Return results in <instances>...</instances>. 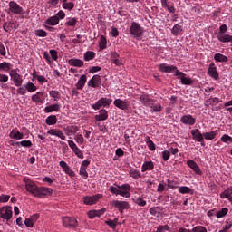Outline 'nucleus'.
<instances>
[{"label":"nucleus","mask_w":232,"mask_h":232,"mask_svg":"<svg viewBox=\"0 0 232 232\" xmlns=\"http://www.w3.org/2000/svg\"><path fill=\"white\" fill-rule=\"evenodd\" d=\"M25 182V189L34 197L37 198H44V197H50L53 193V189L46 187H38L34 181H30L26 178H24Z\"/></svg>","instance_id":"1"},{"label":"nucleus","mask_w":232,"mask_h":232,"mask_svg":"<svg viewBox=\"0 0 232 232\" xmlns=\"http://www.w3.org/2000/svg\"><path fill=\"white\" fill-rule=\"evenodd\" d=\"M109 189L112 195H120V197H124L125 198L131 197V186L128 183L117 187L111 186Z\"/></svg>","instance_id":"2"},{"label":"nucleus","mask_w":232,"mask_h":232,"mask_svg":"<svg viewBox=\"0 0 232 232\" xmlns=\"http://www.w3.org/2000/svg\"><path fill=\"white\" fill-rule=\"evenodd\" d=\"M130 32L134 39L140 40L142 39V35H144V27L140 26V23L132 22Z\"/></svg>","instance_id":"3"},{"label":"nucleus","mask_w":232,"mask_h":232,"mask_svg":"<svg viewBox=\"0 0 232 232\" xmlns=\"http://www.w3.org/2000/svg\"><path fill=\"white\" fill-rule=\"evenodd\" d=\"M19 69H13L10 71L9 75L16 87L23 86V76L19 74Z\"/></svg>","instance_id":"4"},{"label":"nucleus","mask_w":232,"mask_h":232,"mask_svg":"<svg viewBox=\"0 0 232 232\" xmlns=\"http://www.w3.org/2000/svg\"><path fill=\"white\" fill-rule=\"evenodd\" d=\"M112 102H113V100H111V99L101 98L94 104H92V108L93 110H101V108H102V106H103V108H108V107H110V104H111Z\"/></svg>","instance_id":"5"},{"label":"nucleus","mask_w":232,"mask_h":232,"mask_svg":"<svg viewBox=\"0 0 232 232\" xmlns=\"http://www.w3.org/2000/svg\"><path fill=\"white\" fill-rule=\"evenodd\" d=\"M101 198H102V194L85 196L83 198V204H85V206H93V204L98 203Z\"/></svg>","instance_id":"6"},{"label":"nucleus","mask_w":232,"mask_h":232,"mask_svg":"<svg viewBox=\"0 0 232 232\" xmlns=\"http://www.w3.org/2000/svg\"><path fill=\"white\" fill-rule=\"evenodd\" d=\"M113 104L116 108H119V110H123L126 111L130 110L131 102L128 100L116 99L114 100Z\"/></svg>","instance_id":"7"},{"label":"nucleus","mask_w":232,"mask_h":232,"mask_svg":"<svg viewBox=\"0 0 232 232\" xmlns=\"http://www.w3.org/2000/svg\"><path fill=\"white\" fill-rule=\"evenodd\" d=\"M12 215V207L5 206L0 208V218H3V220H10Z\"/></svg>","instance_id":"8"},{"label":"nucleus","mask_w":232,"mask_h":232,"mask_svg":"<svg viewBox=\"0 0 232 232\" xmlns=\"http://www.w3.org/2000/svg\"><path fill=\"white\" fill-rule=\"evenodd\" d=\"M112 206L116 208L120 213H122L124 209H130V203L128 201L114 200L112 201Z\"/></svg>","instance_id":"9"},{"label":"nucleus","mask_w":232,"mask_h":232,"mask_svg":"<svg viewBox=\"0 0 232 232\" xmlns=\"http://www.w3.org/2000/svg\"><path fill=\"white\" fill-rule=\"evenodd\" d=\"M63 226L64 227H77V219L75 218L64 217L63 218Z\"/></svg>","instance_id":"10"},{"label":"nucleus","mask_w":232,"mask_h":232,"mask_svg":"<svg viewBox=\"0 0 232 232\" xmlns=\"http://www.w3.org/2000/svg\"><path fill=\"white\" fill-rule=\"evenodd\" d=\"M9 10L12 14H14V15H20V14H23V7L14 1L9 2Z\"/></svg>","instance_id":"11"},{"label":"nucleus","mask_w":232,"mask_h":232,"mask_svg":"<svg viewBox=\"0 0 232 232\" xmlns=\"http://www.w3.org/2000/svg\"><path fill=\"white\" fill-rule=\"evenodd\" d=\"M101 76L94 75L92 79L88 81L87 86L90 88H101Z\"/></svg>","instance_id":"12"},{"label":"nucleus","mask_w":232,"mask_h":232,"mask_svg":"<svg viewBox=\"0 0 232 232\" xmlns=\"http://www.w3.org/2000/svg\"><path fill=\"white\" fill-rule=\"evenodd\" d=\"M48 135H52L53 137H58V139H61V140H66V136L64 135V132L59 129H51L47 131Z\"/></svg>","instance_id":"13"},{"label":"nucleus","mask_w":232,"mask_h":232,"mask_svg":"<svg viewBox=\"0 0 232 232\" xmlns=\"http://www.w3.org/2000/svg\"><path fill=\"white\" fill-rule=\"evenodd\" d=\"M208 73L212 79L215 81H218V71H217V66L215 65V63H211L209 64Z\"/></svg>","instance_id":"14"},{"label":"nucleus","mask_w":232,"mask_h":232,"mask_svg":"<svg viewBox=\"0 0 232 232\" xmlns=\"http://www.w3.org/2000/svg\"><path fill=\"white\" fill-rule=\"evenodd\" d=\"M63 131L67 137H70L72 135H75V133L79 131V127L77 125H68L63 128Z\"/></svg>","instance_id":"15"},{"label":"nucleus","mask_w":232,"mask_h":232,"mask_svg":"<svg viewBox=\"0 0 232 232\" xmlns=\"http://www.w3.org/2000/svg\"><path fill=\"white\" fill-rule=\"evenodd\" d=\"M180 122L186 124L187 126H193L197 121L191 114H187L181 117Z\"/></svg>","instance_id":"16"},{"label":"nucleus","mask_w":232,"mask_h":232,"mask_svg":"<svg viewBox=\"0 0 232 232\" xmlns=\"http://www.w3.org/2000/svg\"><path fill=\"white\" fill-rule=\"evenodd\" d=\"M59 166L63 168L66 175H69V177H75V172L70 168V166L68 165V163H66V161L64 160L60 161Z\"/></svg>","instance_id":"17"},{"label":"nucleus","mask_w":232,"mask_h":232,"mask_svg":"<svg viewBox=\"0 0 232 232\" xmlns=\"http://www.w3.org/2000/svg\"><path fill=\"white\" fill-rule=\"evenodd\" d=\"M187 165L188 166V168H191V169L195 171L197 175H202V169H200V167H198V164H197L195 160H188L187 161Z\"/></svg>","instance_id":"18"},{"label":"nucleus","mask_w":232,"mask_h":232,"mask_svg":"<svg viewBox=\"0 0 232 232\" xmlns=\"http://www.w3.org/2000/svg\"><path fill=\"white\" fill-rule=\"evenodd\" d=\"M161 6L162 8H166L169 14H175L176 12L175 5L169 0H161Z\"/></svg>","instance_id":"19"},{"label":"nucleus","mask_w":232,"mask_h":232,"mask_svg":"<svg viewBox=\"0 0 232 232\" xmlns=\"http://www.w3.org/2000/svg\"><path fill=\"white\" fill-rule=\"evenodd\" d=\"M190 133L192 135V139L194 140H196V142H202V140L204 139V134H202V132H200V130L194 129L190 131Z\"/></svg>","instance_id":"20"},{"label":"nucleus","mask_w":232,"mask_h":232,"mask_svg":"<svg viewBox=\"0 0 232 232\" xmlns=\"http://www.w3.org/2000/svg\"><path fill=\"white\" fill-rule=\"evenodd\" d=\"M160 72H163L164 73H171L177 70V67L174 65H168L166 63H161L159 66Z\"/></svg>","instance_id":"21"},{"label":"nucleus","mask_w":232,"mask_h":232,"mask_svg":"<svg viewBox=\"0 0 232 232\" xmlns=\"http://www.w3.org/2000/svg\"><path fill=\"white\" fill-rule=\"evenodd\" d=\"M140 101L144 106H151V104H153V99H151L148 94L140 95Z\"/></svg>","instance_id":"22"},{"label":"nucleus","mask_w":232,"mask_h":232,"mask_svg":"<svg viewBox=\"0 0 232 232\" xmlns=\"http://www.w3.org/2000/svg\"><path fill=\"white\" fill-rule=\"evenodd\" d=\"M219 102H222V100H220L218 97L209 98L205 101V106L209 108V106H217V104H219Z\"/></svg>","instance_id":"23"},{"label":"nucleus","mask_w":232,"mask_h":232,"mask_svg":"<svg viewBox=\"0 0 232 232\" xmlns=\"http://www.w3.org/2000/svg\"><path fill=\"white\" fill-rule=\"evenodd\" d=\"M111 61L116 66H121V64H122V62H121V55H119L117 52L111 53Z\"/></svg>","instance_id":"24"},{"label":"nucleus","mask_w":232,"mask_h":232,"mask_svg":"<svg viewBox=\"0 0 232 232\" xmlns=\"http://www.w3.org/2000/svg\"><path fill=\"white\" fill-rule=\"evenodd\" d=\"M154 168L155 165L153 164V161H145L141 166V172L146 173V171H151Z\"/></svg>","instance_id":"25"},{"label":"nucleus","mask_w":232,"mask_h":232,"mask_svg":"<svg viewBox=\"0 0 232 232\" xmlns=\"http://www.w3.org/2000/svg\"><path fill=\"white\" fill-rule=\"evenodd\" d=\"M59 110H61V104L56 103V104L46 106L44 111V113H52L53 111H59Z\"/></svg>","instance_id":"26"},{"label":"nucleus","mask_w":232,"mask_h":232,"mask_svg":"<svg viewBox=\"0 0 232 232\" xmlns=\"http://www.w3.org/2000/svg\"><path fill=\"white\" fill-rule=\"evenodd\" d=\"M178 191L179 193H181V195H193V193H195V190L190 188L189 187L187 186H180L178 188Z\"/></svg>","instance_id":"27"},{"label":"nucleus","mask_w":232,"mask_h":232,"mask_svg":"<svg viewBox=\"0 0 232 232\" xmlns=\"http://www.w3.org/2000/svg\"><path fill=\"white\" fill-rule=\"evenodd\" d=\"M94 119L98 122L101 121H106V119H108V111H106L104 109L101 110L100 113L95 115Z\"/></svg>","instance_id":"28"},{"label":"nucleus","mask_w":232,"mask_h":232,"mask_svg":"<svg viewBox=\"0 0 232 232\" xmlns=\"http://www.w3.org/2000/svg\"><path fill=\"white\" fill-rule=\"evenodd\" d=\"M68 63L70 66H75L76 68H82L84 66V62L81 59H70Z\"/></svg>","instance_id":"29"},{"label":"nucleus","mask_w":232,"mask_h":232,"mask_svg":"<svg viewBox=\"0 0 232 232\" xmlns=\"http://www.w3.org/2000/svg\"><path fill=\"white\" fill-rule=\"evenodd\" d=\"M129 176L134 179V180H139V179L142 178L140 171H139L137 169H130L129 170Z\"/></svg>","instance_id":"30"},{"label":"nucleus","mask_w":232,"mask_h":232,"mask_svg":"<svg viewBox=\"0 0 232 232\" xmlns=\"http://www.w3.org/2000/svg\"><path fill=\"white\" fill-rule=\"evenodd\" d=\"M5 32H12V30H17L18 25L14 22L5 23L3 25Z\"/></svg>","instance_id":"31"},{"label":"nucleus","mask_w":232,"mask_h":232,"mask_svg":"<svg viewBox=\"0 0 232 232\" xmlns=\"http://www.w3.org/2000/svg\"><path fill=\"white\" fill-rule=\"evenodd\" d=\"M218 133V130H213L210 132H204L203 133V139L205 140H213L217 137V134Z\"/></svg>","instance_id":"32"},{"label":"nucleus","mask_w":232,"mask_h":232,"mask_svg":"<svg viewBox=\"0 0 232 232\" xmlns=\"http://www.w3.org/2000/svg\"><path fill=\"white\" fill-rule=\"evenodd\" d=\"M218 39L220 43H232L231 34H218Z\"/></svg>","instance_id":"33"},{"label":"nucleus","mask_w":232,"mask_h":232,"mask_svg":"<svg viewBox=\"0 0 232 232\" xmlns=\"http://www.w3.org/2000/svg\"><path fill=\"white\" fill-rule=\"evenodd\" d=\"M86 75H82L78 80V82L76 83V90H82V88H84V85L86 84Z\"/></svg>","instance_id":"34"},{"label":"nucleus","mask_w":232,"mask_h":232,"mask_svg":"<svg viewBox=\"0 0 232 232\" xmlns=\"http://www.w3.org/2000/svg\"><path fill=\"white\" fill-rule=\"evenodd\" d=\"M214 59L216 63H227L229 59L227 56L222 54V53H216L214 55Z\"/></svg>","instance_id":"35"},{"label":"nucleus","mask_w":232,"mask_h":232,"mask_svg":"<svg viewBox=\"0 0 232 232\" xmlns=\"http://www.w3.org/2000/svg\"><path fill=\"white\" fill-rule=\"evenodd\" d=\"M10 139H15L16 140H20L24 137V134L19 132L18 130H13L9 134Z\"/></svg>","instance_id":"36"},{"label":"nucleus","mask_w":232,"mask_h":232,"mask_svg":"<svg viewBox=\"0 0 232 232\" xmlns=\"http://www.w3.org/2000/svg\"><path fill=\"white\" fill-rule=\"evenodd\" d=\"M150 213L153 217H157L159 218L160 217V213H162V208L160 207H153L150 208Z\"/></svg>","instance_id":"37"},{"label":"nucleus","mask_w":232,"mask_h":232,"mask_svg":"<svg viewBox=\"0 0 232 232\" xmlns=\"http://www.w3.org/2000/svg\"><path fill=\"white\" fill-rule=\"evenodd\" d=\"M45 24H49L50 26H55V25L59 24V18L57 15L51 16L50 18H48L45 21Z\"/></svg>","instance_id":"38"},{"label":"nucleus","mask_w":232,"mask_h":232,"mask_svg":"<svg viewBox=\"0 0 232 232\" xmlns=\"http://www.w3.org/2000/svg\"><path fill=\"white\" fill-rule=\"evenodd\" d=\"M12 70V63L4 62L0 63V72H10Z\"/></svg>","instance_id":"39"},{"label":"nucleus","mask_w":232,"mask_h":232,"mask_svg":"<svg viewBox=\"0 0 232 232\" xmlns=\"http://www.w3.org/2000/svg\"><path fill=\"white\" fill-rule=\"evenodd\" d=\"M62 7L64 8V10H73V8H75V4H73V2H68L67 0H63Z\"/></svg>","instance_id":"40"},{"label":"nucleus","mask_w":232,"mask_h":232,"mask_svg":"<svg viewBox=\"0 0 232 232\" xmlns=\"http://www.w3.org/2000/svg\"><path fill=\"white\" fill-rule=\"evenodd\" d=\"M45 122L47 126H53L54 124H57V116L51 115L46 118Z\"/></svg>","instance_id":"41"},{"label":"nucleus","mask_w":232,"mask_h":232,"mask_svg":"<svg viewBox=\"0 0 232 232\" xmlns=\"http://www.w3.org/2000/svg\"><path fill=\"white\" fill-rule=\"evenodd\" d=\"M171 34L176 37L177 35H180V34H182V26H180L179 24H176L171 30Z\"/></svg>","instance_id":"42"},{"label":"nucleus","mask_w":232,"mask_h":232,"mask_svg":"<svg viewBox=\"0 0 232 232\" xmlns=\"http://www.w3.org/2000/svg\"><path fill=\"white\" fill-rule=\"evenodd\" d=\"M24 88H25V90L30 93L37 90V86H35V84H34L32 82H28L27 83L24 84Z\"/></svg>","instance_id":"43"},{"label":"nucleus","mask_w":232,"mask_h":232,"mask_svg":"<svg viewBox=\"0 0 232 232\" xmlns=\"http://www.w3.org/2000/svg\"><path fill=\"white\" fill-rule=\"evenodd\" d=\"M231 195H232V187H228L227 189L221 192L220 198H231L230 197Z\"/></svg>","instance_id":"44"},{"label":"nucleus","mask_w":232,"mask_h":232,"mask_svg":"<svg viewBox=\"0 0 232 232\" xmlns=\"http://www.w3.org/2000/svg\"><path fill=\"white\" fill-rule=\"evenodd\" d=\"M145 142L150 151H155V143H153L150 136L145 137Z\"/></svg>","instance_id":"45"},{"label":"nucleus","mask_w":232,"mask_h":232,"mask_svg":"<svg viewBox=\"0 0 232 232\" xmlns=\"http://www.w3.org/2000/svg\"><path fill=\"white\" fill-rule=\"evenodd\" d=\"M84 61H92L95 59V52L87 51L83 55Z\"/></svg>","instance_id":"46"},{"label":"nucleus","mask_w":232,"mask_h":232,"mask_svg":"<svg viewBox=\"0 0 232 232\" xmlns=\"http://www.w3.org/2000/svg\"><path fill=\"white\" fill-rule=\"evenodd\" d=\"M107 44H108V42L106 41V37H104V35H102L100 37V43H99L100 50H106Z\"/></svg>","instance_id":"47"},{"label":"nucleus","mask_w":232,"mask_h":232,"mask_svg":"<svg viewBox=\"0 0 232 232\" xmlns=\"http://www.w3.org/2000/svg\"><path fill=\"white\" fill-rule=\"evenodd\" d=\"M41 99H43V92H36L32 96L33 102H42Z\"/></svg>","instance_id":"48"},{"label":"nucleus","mask_w":232,"mask_h":232,"mask_svg":"<svg viewBox=\"0 0 232 232\" xmlns=\"http://www.w3.org/2000/svg\"><path fill=\"white\" fill-rule=\"evenodd\" d=\"M34 35H36V37H47L48 33L43 29H37L34 31Z\"/></svg>","instance_id":"49"},{"label":"nucleus","mask_w":232,"mask_h":232,"mask_svg":"<svg viewBox=\"0 0 232 232\" xmlns=\"http://www.w3.org/2000/svg\"><path fill=\"white\" fill-rule=\"evenodd\" d=\"M227 208H223L221 210H219L216 217L217 218H222V217H226V215H227Z\"/></svg>","instance_id":"50"},{"label":"nucleus","mask_w":232,"mask_h":232,"mask_svg":"<svg viewBox=\"0 0 232 232\" xmlns=\"http://www.w3.org/2000/svg\"><path fill=\"white\" fill-rule=\"evenodd\" d=\"M16 144H20L24 148H32V141L30 140H22L21 142H17Z\"/></svg>","instance_id":"51"},{"label":"nucleus","mask_w":232,"mask_h":232,"mask_svg":"<svg viewBox=\"0 0 232 232\" xmlns=\"http://www.w3.org/2000/svg\"><path fill=\"white\" fill-rule=\"evenodd\" d=\"M74 140L77 142V144H84V136H82V134H77L74 137Z\"/></svg>","instance_id":"52"},{"label":"nucleus","mask_w":232,"mask_h":232,"mask_svg":"<svg viewBox=\"0 0 232 232\" xmlns=\"http://www.w3.org/2000/svg\"><path fill=\"white\" fill-rule=\"evenodd\" d=\"M221 141L225 142L226 144H229V142H232V137L227 134H224L221 137Z\"/></svg>","instance_id":"53"},{"label":"nucleus","mask_w":232,"mask_h":232,"mask_svg":"<svg viewBox=\"0 0 232 232\" xmlns=\"http://www.w3.org/2000/svg\"><path fill=\"white\" fill-rule=\"evenodd\" d=\"M181 84H185L187 86H189V84H192L193 81H191V78H186L185 76L181 77Z\"/></svg>","instance_id":"54"},{"label":"nucleus","mask_w":232,"mask_h":232,"mask_svg":"<svg viewBox=\"0 0 232 232\" xmlns=\"http://www.w3.org/2000/svg\"><path fill=\"white\" fill-rule=\"evenodd\" d=\"M49 95L51 97H53L54 99V101H57V99H59L61 97V95L59 94V92H57V91H51L49 92Z\"/></svg>","instance_id":"55"},{"label":"nucleus","mask_w":232,"mask_h":232,"mask_svg":"<svg viewBox=\"0 0 232 232\" xmlns=\"http://www.w3.org/2000/svg\"><path fill=\"white\" fill-rule=\"evenodd\" d=\"M49 53L53 59V61H57L59 59V56L57 55V52L53 49L49 51Z\"/></svg>","instance_id":"56"},{"label":"nucleus","mask_w":232,"mask_h":232,"mask_svg":"<svg viewBox=\"0 0 232 232\" xmlns=\"http://www.w3.org/2000/svg\"><path fill=\"white\" fill-rule=\"evenodd\" d=\"M166 231H169V226L168 225L158 227L156 232H166Z\"/></svg>","instance_id":"57"},{"label":"nucleus","mask_w":232,"mask_h":232,"mask_svg":"<svg viewBox=\"0 0 232 232\" xmlns=\"http://www.w3.org/2000/svg\"><path fill=\"white\" fill-rule=\"evenodd\" d=\"M169 157H171V152L169 150H164L162 152V159H163V160H169Z\"/></svg>","instance_id":"58"},{"label":"nucleus","mask_w":232,"mask_h":232,"mask_svg":"<svg viewBox=\"0 0 232 232\" xmlns=\"http://www.w3.org/2000/svg\"><path fill=\"white\" fill-rule=\"evenodd\" d=\"M193 232H208L205 227L198 226L192 229Z\"/></svg>","instance_id":"59"},{"label":"nucleus","mask_w":232,"mask_h":232,"mask_svg":"<svg viewBox=\"0 0 232 232\" xmlns=\"http://www.w3.org/2000/svg\"><path fill=\"white\" fill-rule=\"evenodd\" d=\"M67 26H75L77 24V18H72L65 23Z\"/></svg>","instance_id":"60"},{"label":"nucleus","mask_w":232,"mask_h":232,"mask_svg":"<svg viewBox=\"0 0 232 232\" xmlns=\"http://www.w3.org/2000/svg\"><path fill=\"white\" fill-rule=\"evenodd\" d=\"M136 204L138 206H141V208H144V206H146V200L142 199V198H138L136 199Z\"/></svg>","instance_id":"61"},{"label":"nucleus","mask_w":232,"mask_h":232,"mask_svg":"<svg viewBox=\"0 0 232 232\" xmlns=\"http://www.w3.org/2000/svg\"><path fill=\"white\" fill-rule=\"evenodd\" d=\"M111 37H119V29L117 27H111Z\"/></svg>","instance_id":"62"},{"label":"nucleus","mask_w":232,"mask_h":232,"mask_svg":"<svg viewBox=\"0 0 232 232\" xmlns=\"http://www.w3.org/2000/svg\"><path fill=\"white\" fill-rule=\"evenodd\" d=\"M16 92L18 95H26V88L24 87H18Z\"/></svg>","instance_id":"63"},{"label":"nucleus","mask_w":232,"mask_h":232,"mask_svg":"<svg viewBox=\"0 0 232 232\" xmlns=\"http://www.w3.org/2000/svg\"><path fill=\"white\" fill-rule=\"evenodd\" d=\"M80 175L83 177V179H86L88 177V171H86V169L80 168Z\"/></svg>","instance_id":"64"}]
</instances>
